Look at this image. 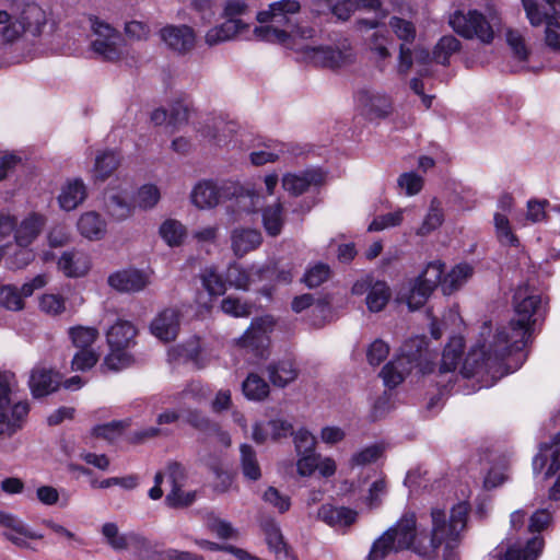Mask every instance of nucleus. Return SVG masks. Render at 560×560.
<instances>
[{"label": "nucleus", "mask_w": 560, "mask_h": 560, "mask_svg": "<svg viewBox=\"0 0 560 560\" xmlns=\"http://www.w3.org/2000/svg\"><path fill=\"white\" fill-rule=\"evenodd\" d=\"M242 389L246 398L250 400H264L269 395L268 383L258 374L250 373L242 384Z\"/></svg>", "instance_id": "nucleus-42"}, {"label": "nucleus", "mask_w": 560, "mask_h": 560, "mask_svg": "<svg viewBox=\"0 0 560 560\" xmlns=\"http://www.w3.org/2000/svg\"><path fill=\"white\" fill-rule=\"evenodd\" d=\"M240 462L243 476L250 481L259 480L261 478V468L255 450L248 444H242L240 447Z\"/></svg>", "instance_id": "nucleus-40"}, {"label": "nucleus", "mask_w": 560, "mask_h": 560, "mask_svg": "<svg viewBox=\"0 0 560 560\" xmlns=\"http://www.w3.org/2000/svg\"><path fill=\"white\" fill-rule=\"evenodd\" d=\"M464 347L465 345L463 337L454 336L451 338L442 353V359L439 366L440 375L455 372L462 359Z\"/></svg>", "instance_id": "nucleus-33"}, {"label": "nucleus", "mask_w": 560, "mask_h": 560, "mask_svg": "<svg viewBox=\"0 0 560 560\" xmlns=\"http://www.w3.org/2000/svg\"><path fill=\"white\" fill-rule=\"evenodd\" d=\"M452 28L465 38H478L485 44L493 40L494 33L490 23L477 10H469L466 14L455 12L450 18Z\"/></svg>", "instance_id": "nucleus-5"}, {"label": "nucleus", "mask_w": 560, "mask_h": 560, "mask_svg": "<svg viewBox=\"0 0 560 560\" xmlns=\"http://www.w3.org/2000/svg\"><path fill=\"white\" fill-rule=\"evenodd\" d=\"M262 269H244L238 265H230L226 271V281L235 289L247 291L249 285L262 278Z\"/></svg>", "instance_id": "nucleus-34"}, {"label": "nucleus", "mask_w": 560, "mask_h": 560, "mask_svg": "<svg viewBox=\"0 0 560 560\" xmlns=\"http://www.w3.org/2000/svg\"><path fill=\"white\" fill-rule=\"evenodd\" d=\"M388 24L393 33L402 42V44L406 45L416 39L417 28L411 21L399 16H392Z\"/></svg>", "instance_id": "nucleus-51"}, {"label": "nucleus", "mask_w": 560, "mask_h": 560, "mask_svg": "<svg viewBox=\"0 0 560 560\" xmlns=\"http://www.w3.org/2000/svg\"><path fill=\"white\" fill-rule=\"evenodd\" d=\"M287 30H280L273 25H261L254 30L256 38L270 43H285L290 36L300 37L303 39L313 38L315 36V28L311 26H301L291 21V25H285Z\"/></svg>", "instance_id": "nucleus-12"}, {"label": "nucleus", "mask_w": 560, "mask_h": 560, "mask_svg": "<svg viewBox=\"0 0 560 560\" xmlns=\"http://www.w3.org/2000/svg\"><path fill=\"white\" fill-rule=\"evenodd\" d=\"M161 198L160 190L155 185L148 184L139 188L136 197L137 206L143 210L152 209Z\"/></svg>", "instance_id": "nucleus-58"}, {"label": "nucleus", "mask_w": 560, "mask_h": 560, "mask_svg": "<svg viewBox=\"0 0 560 560\" xmlns=\"http://www.w3.org/2000/svg\"><path fill=\"white\" fill-rule=\"evenodd\" d=\"M61 382L59 373L44 368L33 369L28 385L35 398L44 397L55 392Z\"/></svg>", "instance_id": "nucleus-18"}, {"label": "nucleus", "mask_w": 560, "mask_h": 560, "mask_svg": "<svg viewBox=\"0 0 560 560\" xmlns=\"http://www.w3.org/2000/svg\"><path fill=\"white\" fill-rule=\"evenodd\" d=\"M494 228L497 232L498 240L503 245L517 246L518 240L513 234L510 221L505 214L495 213L494 214Z\"/></svg>", "instance_id": "nucleus-54"}, {"label": "nucleus", "mask_w": 560, "mask_h": 560, "mask_svg": "<svg viewBox=\"0 0 560 560\" xmlns=\"http://www.w3.org/2000/svg\"><path fill=\"white\" fill-rule=\"evenodd\" d=\"M329 273L328 265L319 262L305 272L303 281L308 288H316L329 278Z\"/></svg>", "instance_id": "nucleus-63"}, {"label": "nucleus", "mask_w": 560, "mask_h": 560, "mask_svg": "<svg viewBox=\"0 0 560 560\" xmlns=\"http://www.w3.org/2000/svg\"><path fill=\"white\" fill-rule=\"evenodd\" d=\"M120 158L115 151H104L95 159V177L101 180L108 178L119 166Z\"/></svg>", "instance_id": "nucleus-44"}, {"label": "nucleus", "mask_w": 560, "mask_h": 560, "mask_svg": "<svg viewBox=\"0 0 560 560\" xmlns=\"http://www.w3.org/2000/svg\"><path fill=\"white\" fill-rule=\"evenodd\" d=\"M390 299V289L384 281H375L366 295V305L371 312H381Z\"/></svg>", "instance_id": "nucleus-45"}, {"label": "nucleus", "mask_w": 560, "mask_h": 560, "mask_svg": "<svg viewBox=\"0 0 560 560\" xmlns=\"http://www.w3.org/2000/svg\"><path fill=\"white\" fill-rule=\"evenodd\" d=\"M104 210L113 221L122 222L131 217L133 207L126 191L108 189L104 194Z\"/></svg>", "instance_id": "nucleus-17"}, {"label": "nucleus", "mask_w": 560, "mask_h": 560, "mask_svg": "<svg viewBox=\"0 0 560 560\" xmlns=\"http://www.w3.org/2000/svg\"><path fill=\"white\" fill-rule=\"evenodd\" d=\"M202 287L208 291L210 295L218 296L223 295L226 291V282L218 273L214 267H208L202 270L200 275Z\"/></svg>", "instance_id": "nucleus-48"}, {"label": "nucleus", "mask_w": 560, "mask_h": 560, "mask_svg": "<svg viewBox=\"0 0 560 560\" xmlns=\"http://www.w3.org/2000/svg\"><path fill=\"white\" fill-rule=\"evenodd\" d=\"M304 54L315 66L329 69L346 67L354 60L353 50L347 42L336 47H306Z\"/></svg>", "instance_id": "nucleus-9"}, {"label": "nucleus", "mask_w": 560, "mask_h": 560, "mask_svg": "<svg viewBox=\"0 0 560 560\" xmlns=\"http://www.w3.org/2000/svg\"><path fill=\"white\" fill-rule=\"evenodd\" d=\"M324 175L316 170H307L301 174H285L282 178V187L293 196H300L308 190L311 186H318L323 183Z\"/></svg>", "instance_id": "nucleus-19"}, {"label": "nucleus", "mask_w": 560, "mask_h": 560, "mask_svg": "<svg viewBox=\"0 0 560 560\" xmlns=\"http://www.w3.org/2000/svg\"><path fill=\"white\" fill-rule=\"evenodd\" d=\"M16 18L25 32L35 37L42 34L47 22L46 12L34 2L24 3Z\"/></svg>", "instance_id": "nucleus-23"}, {"label": "nucleus", "mask_w": 560, "mask_h": 560, "mask_svg": "<svg viewBox=\"0 0 560 560\" xmlns=\"http://www.w3.org/2000/svg\"><path fill=\"white\" fill-rule=\"evenodd\" d=\"M0 37L3 43L12 44L16 42L23 33H26L18 18L13 19L10 13L0 10Z\"/></svg>", "instance_id": "nucleus-41"}, {"label": "nucleus", "mask_w": 560, "mask_h": 560, "mask_svg": "<svg viewBox=\"0 0 560 560\" xmlns=\"http://www.w3.org/2000/svg\"><path fill=\"white\" fill-rule=\"evenodd\" d=\"M526 18L532 26L546 24L545 44L555 51H560V0H544L549 7L548 12H542L536 0H521Z\"/></svg>", "instance_id": "nucleus-2"}, {"label": "nucleus", "mask_w": 560, "mask_h": 560, "mask_svg": "<svg viewBox=\"0 0 560 560\" xmlns=\"http://www.w3.org/2000/svg\"><path fill=\"white\" fill-rule=\"evenodd\" d=\"M400 550L390 533L385 532L372 545L368 560H384L390 552Z\"/></svg>", "instance_id": "nucleus-50"}, {"label": "nucleus", "mask_w": 560, "mask_h": 560, "mask_svg": "<svg viewBox=\"0 0 560 560\" xmlns=\"http://www.w3.org/2000/svg\"><path fill=\"white\" fill-rule=\"evenodd\" d=\"M0 524L5 526L9 530L4 532L7 539L12 541L19 547L27 546V538L42 539L43 535L28 530L19 520L13 515L0 512Z\"/></svg>", "instance_id": "nucleus-24"}, {"label": "nucleus", "mask_w": 560, "mask_h": 560, "mask_svg": "<svg viewBox=\"0 0 560 560\" xmlns=\"http://www.w3.org/2000/svg\"><path fill=\"white\" fill-rule=\"evenodd\" d=\"M73 345L79 349H91L98 337V331L92 327H73L69 330Z\"/></svg>", "instance_id": "nucleus-53"}, {"label": "nucleus", "mask_w": 560, "mask_h": 560, "mask_svg": "<svg viewBox=\"0 0 560 560\" xmlns=\"http://www.w3.org/2000/svg\"><path fill=\"white\" fill-rule=\"evenodd\" d=\"M261 242V233L256 229H235L231 235L232 249L238 257L256 249Z\"/></svg>", "instance_id": "nucleus-26"}, {"label": "nucleus", "mask_w": 560, "mask_h": 560, "mask_svg": "<svg viewBox=\"0 0 560 560\" xmlns=\"http://www.w3.org/2000/svg\"><path fill=\"white\" fill-rule=\"evenodd\" d=\"M402 210L378 215L370 223L368 231L378 232L387 228L398 226L402 222Z\"/></svg>", "instance_id": "nucleus-61"}, {"label": "nucleus", "mask_w": 560, "mask_h": 560, "mask_svg": "<svg viewBox=\"0 0 560 560\" xmlns=\"http://www.w3.org/2000/svg\"><path fill=\"white\" fill-rule=\"evenodd\" d=\"M147 560H205V558L201 555L190 551L168 548L160 551L156 558L154 556H148Z\"/></svg>", "instance_id": "nucleus-64"}, {"label": "nucleus", "mask_w": 560, "mask_h": 560, "mask_svg": "<svg viewBox=\"0 0 560 560\" xmlns=\"http://www.w3.org/2000/svg\"><path fill=\"white\" fill-rule=\"evenodd\" d=\"M533 331V325L512 318L509 325L498 329L491 339L495 347V355L505 358L513 351L523 350Z\"/></svg>", "instance_id": "nucleus-4"}, {"label": "nucleus", "mask_w": 560, "mask_h": 560, "mask_svg": "<svg viewBox=\"0 0 560 560\" xmlns=\"http://www.w3.org/2000/svg\"><path fill=\"white\" fill-rule=\"evenodd\" d=\"M301 4L298 0H280L269 4V9L257 14L261 24L272 22L277 25H291L290 15L299 13Z\"/></svg>", "instance_id": "nucleus-16"}, {"label": "nucleus", "mask_w": 560, "mask_h": 560, "mask_svg": "<svg viewBox=\"0 0 560 560\" xmlns=\"http://www.w3.org/2000/svg\"><path fill=\"white\" fill-rule=\"evenodd\" d=\"M102 534L114 550L128 548V534H119L118 526L115 523H105L102 526Z\"/></svg>", "instance_id": "nucleus-55"}, {"label": "nucleus", "mask_w": 560, "mask_h": 560, "mask_svg": "<svg viewBox=\"0 0 560 560\" xmlns=\"http://www.w3.org/2000/svg\"><path fill=\"white\" fill-rule=\"evenodd\" d=\"M269 381L277 387H285L296 380L299 370L292 360H280L267 366Z\"/></svg>", "instance_id": "nucleus-32"}, {"label": "nucleus", "mask_w": 560, "mask_h": 560, "mask_svg": "<svg viewBox=\"0 0 560 560\" xmlns=\"http://www.w3.org/2000/svg\"><path fill=\"white\" fill-rule=\"evenodd\" d=\"M266 148V150L254 151L250 153V161L254 165H264L268 162H273L279 159L281 153L284 152L283 144L276 141H270Z\"/></svg>", "instance_id": "nucleus-56"}, {"label": "nucleus", "mask_w": 560, "mask_h": 560, "mask_svg": "<svg viewBox=\"0 0 560 560\" xmlns=\"http://www.w3.org/2000/svg\"><path fill=\"white\" fill-rule=\"evenodd\" d=\"M45 224L43 215L32 213L26 217L15 229L14 238L16 246H27L39 235Z\"/></svg>", "instance_id": "nucleus-30"}, {"label": "nucleus", "mask_w": 560, "mask_h": 560, "mask_svg": "<svg viewBox=\"0 0 560 560\" xmlns=\"http://www.w3.org/2000/svg\"><path fill=\"white\" fill-rule=\"evenodd\" d=\"M443 221L444 213L441 207V202L436 198H433L421 226L417 230V234L425 236L441 226Z\"/></svg>", "instance_id": "nucleus-47"}, {"label": "nucleus", "mask_w": 560, "mask_h": 560, "mask_svg": "<svg viewBox=\"0 0 560 560\" xmlns=\"http://www.w3.org/2000/svg\"><path fill=\"white\" fill-rule=\"evenodd\" d=\"M160 235L171 246H179L186 236L185 226L177 220L168 219L160 226Z\"/></svg>", "instance_id": "nucleus-46"}, {"label": "nucleus", "mask_w": 560, "mask_h": 560, "mask_svg": "<svg viewBox=\"0 0 560 560\" xmlns=\"http://www.w3.org/2000/svg\"><path fill=\"white\" fill-rule=\"evenodd\" d=\"M544 548V538L536 535L529 538L524 548L509 547L504 553L499 551L498 560H536Z\"/></svg>", "instance_id": "nucleus-29"}, {"label": "nucleus", "mask_w": 560, "mask_h": 560, "mask_svg": "<svg viewBox=\"0 0 560 560\" xmlns=\"http://www.w3.org/2000/svg\"><path fill=\"white\" fill-rule=\"evenodd\" d=\"M548 458H550V464L546 476L551 477L560 469V432L553 436L550 444L541 445L539 454L534 457L533 468L535 472L541 471Z\"/></svg>", "instance_id": "nucleus-20"}, {"label": "nucleus", "mask_w": 560, "mask_h": 560, "mask_svg": "<svg viewBox=\"0 0 560 560\" xmlns=\"http://www.w3.org/2000/svg\"><path fill=\"white\" fill-rule=\"evenodd\" d=\"M317 517L330 527H348L357 521L358 512L346 506L323 504Z\"/></svg>", "instance_id": "nucleus-21"}, {"label": "nucleus", "mask_w": 560, "mask_h": 560, "mask_svg": "<svg viewBox=\"0 0 560 560\" xmlns=\"http://www.w3.org/2000/svg\"><path fill=\"white\" fill-rule=\"evenodd\" d=\"M165 45L179 54H186L195 47L196 35L188 25H167L160 31Z\"/></svg>", "instance_id": "nucleus-13"}, {"label": "nucleus", "mask_w": 560, "mask_h": 560, "mask_svg": "<svg viewBox=\"0 0 560 560\" xmlns=\"http://www.w3.org/2000/svg\"><path fill=\"white\" fill-rule=\"evenodd\" d=\"M514 312L516 319L535 325L545 315L541 296L528 285L518 287L514 293Z\"/></svg>", "instance_id": "nucleus-10"}, {"label": "nucleus", "mask_w": 560, "mask_h": 560, "mask_svg": "<svg viewBox=\"0 0 560 560\" xmlns=\"http://www.w3.org/2000/svg\"><path fill=\"white\" fill-rule=\"evenodd\" d=\"M180 313L177 308H165L160 312L150 324L151 334L158 339L173 341L179 331Z\"/></svg>", "instance_id": "nucleus-14"}, {"label": "nucleus", "mask_w": 560, "mask_h": 560, "mask_svg": "<svg viewBox=\"0 0 560 560\" xmlns=\"http://www.w3.org/2000/svg\"><path fill=\"white\" fill-rule=\"evenodd\" d=\"M503 359V357L495 355V347L491 340L478 343L466 355L460 374L469 378L478 374L489 373Z\"/></svg>", "instance_id": "nucleus-8"}, {"label": "nucleus", "mask_w": 560, "mask_h": 560, "mask_svg": "<svg viewBox=\"0 0 560 560\" xmlns=\"http://www.w3.org/2000/svg\"><path fill=\"white\" fill-rule=\"evenodd\" d=\"M185 421L194 429L206 434H210L211 432H219V425L212 422L198 409L187 410Z\"/></svg>", "instance_id": "nucleus-52"}, {"label": "nucleus", "mask_w": 560, "mask_h": 560, "mask_svg": "<svg viewBox=\"0 0 560 560\" xmlns=\"http://www.w3.org/2000/svg\"><path fill=\"white\" fill-rule=\"evenodd\" d=\"M28 411V404L23 401L12 407L11 417L5 413V410H0V435L12 436L21 430Z\"/></svg>", "instance_id": "nucleus-31"}, {"label": "nucleus", "mask_w": 560, "mask_h": 560, "mask_svg": "<svg viewBox=\"0 0 560 560\" xmlns=\"http://www.w3.org/2000/svg\"><path fill=\"white\" fill-rule=\"evenodd\" d=\"M91 27L95 38L91 42V48L102 60L117 61L122 51L119 47L120 34L108 23L94 19Z\"/></svg>", "instance_id": "nucleus-7"}, {"label": "nucleus", "mask_w": 560, "mask_h": 560, "mask_svg": "<svg viewBox=\"0 0 560 560\" xmlns=\"http://www.w3.org/2000/svg\"><path fill=\"white\" fill-rule=\"evenodd\" d=\"M196 500V492H184L182 487L172 489L165 497V503L172 509H183L191 505Z\"/></svg>", "instance_id": "nucleus-59"}, {"label": "nucleus", "mask_w": 560, "mask_h": 560, "mask_svg": "<svg viewBox=\"0 0 560 560\" xmlns=\"http://www.w3.org/2000/svg\"><path fill=\"white\" fill-rule=\"evenodd\" d=\"M472 268L469 265H457L443 279L442 291L445 295H450L458 290L471 276Z\"/></svg>", "instance_id": "nucleus-43"}, {"label": "nucleus", "mask_w": 560, "mask_h": 560, "mask_svg": "<svg viewBox=\"0 0 560 560\" xmlns=\"http://www.w3.org/2000/svg\"><path fill=\"white\" fill-rule=\"evenodd\" d=\"M235 197L237 202L241 205L245 200H249L254 203V198L258 199V195L250 194L249 191L244 192L243 189L232 183H224L217 185L211 180H205L195 186L191 200L200 209L212 208L220 201Z\"/></svg>", "instance_id": "nucleus-3"}, {"label": "nucleus", "mask_w": 560, "mask_h": 560, "mask_svg": "<svg viewBox=\"0 0 560 560\" xmlns=\"http://www.w3.org/2000/svg\"><path fill=\"white\" fill-rule=\"evenodd\" d=\"M275 320L271 316L255 318L240 338L243 348L250 349L257 357L264 358L269 345L268 332L272 330Z\"/></svg>", "instance_id": "nucleus-11"}, {"label": "nucleus", "mask_w": 560, "mask_h": 560, "mask_svg": "<svg viewBox=\"0 0 560 560\" xmlns=\"http://www.w3.org/2000/svg\"><path fill=\"white\" fill-rule=\"evenodd\" d=\"M0 305L10 311H21L24 301L16 287L7 284L0 287Z\"/></svg>", "instance_id": "nucleus-57"}, {"label": "nucleus", "mask_w": 560, "mask_h": 560, "mask_svg": "<svg viewBox=\"0 0 560 560\" xmlns=\"http://www.w3.org/2000/svg\"><path fill=\"white\" fill-rule=\"evenodd\" d=\"M261 220L266 233L276 237L282 232L284 225L283 206L280 201L267 206L261 210Z\"/></svg>", "instance_id": "nucleus-37"}, {"label": "nucleus", "mask_w": 560, "mask_h": 560, "mask_svg": "<svg viewBox=\"0 0 560 560\" xmlns=\"http://www.w3.org/2000/svg\"><path fill=\"white\" fill-rule=\"evenodd\" d=\"M459 40L452 36H443L433 49V59L441 65H447L450 57L459 50Z\"/></svg>", "instance_id": "nucleus-49"}, {"label": "nucleus", "mask_w": 560, "mask_h": 560, "mask_svg": "<svg viewBox=\"0 0 560 560\" xmlns=\"http://www.w3.org/2000/svg\"><path fill=\"white\" fill-rule=\"evenodd\" d=\"M383 453L380 445H370L352 455L350 459L351 467L365 466L376 462Z\"/></svg>", "instance_id": "nucleus-62"}, {"label": "nucleus", "mask_w": 560, "mask_h": 560, "mask_svg": "<svg viewBox=\"0 0 560 560\" xmlns=\"http://www.w3.org/2000/svg\"><path fill=\"white\" fill-rule=\"evenodd\" d=\"M264 532L266 535V542L269 549L275 552L278 560H293L278 524L275 522L266 523Z\"/></svg>", "instance_id": "nucleus-36"}, {"label": "nucleus", "mask_w": 560, "mask_h": 560, "mask_svg": "<svg viewBox=\"0 0 560 560\" xmlns=\"http://www.w3.org/2000/svg\"><path fill=\"white\" fill-rule=\"evenodd\" d=\"M77 226L80 234L91 241L102 240L107 232L106 221L96 211L82 213Z\"/></svg>", "instance_id": "nucleus-25"}, {"label": "nucleus", "mask_w": 560, "mask_h": 560, "mask_svg": "<svg viewBox=\"0 0 560 560\" xmlns=\"http://www.w3.org/2000/svg\"><path fill=\"white\" fill-rule=\"evenodd\" d=\"M247 25L238 19H228L220 25L211 27L205 36L208 46H215L221 43L233 39L241 33Z\"/></svg>", "instance_id": "nucleus-27"}, {"label": "nucleus", "mask_w": 560, "mask_h": 560, "mask_svg": "<svg viewBox=\"0 0 560 560\" xmlns=\"http://www.w3.org/2000/svg\"><path fill=\"white\" fill-rule=\"evenodd\" d=\"M88 196L86 187L82 179L73 178L66 183L58 197L60 207L66 211L74 210Z\"/></svg>", "instance_id": "nucleus-28"}, {"label": "nucleus", "mask_w": 560, "mask_h": 560, "mask_svg": "<svg viewBox=\"0 0 560 560\" xmlns=\"http://www.w3.org/2000/svg\"><path fill=\"white\" fill-rule=\"evenodd\" d=\"M469 506L465 502L454 505L446 515L442 509L431 510L430 535L416 533V515L405 514L395 526L387 529L400 550L411 549L427 560H459V545L466 528Z\"/></svg>", "instance_id": "nucleus-1"}, {"label": "nucleus", "mask_w": 560, "mask_h": 560, "mask_svg": "<svg viewBox=\"0 0 560 560\" xmlns=\"http://www.w3.org/2000/svg\"><path fill=\"white\" fill-rule=\"evenodd\" d=\"M427 348V341L422 337H413L406 340L400 347V354L398 359H404L407 365L411 369L419 366L421 363L423 351Z\"/></svg>", "instance_id": "nucleus-39"}, {"label": "nucleus", "mask_w": 560, "mask_h": 560, "mask_svg": "<svg viewBox=\"0 0 560 560\" xmlns=\"http://www.w3.org/2000/svg\"><path fill=\"white\" fill-rule=\"evenodd\" d=\"M444 265L440 261L429 262L422 273L415 280L407 295V304L410 310H419L424 305L433 290L442 287Z\"/></svg>", "instance_id": "nucleus-6"}, {"label": "nucleus", "mask_w": 560, "mask_h": 560, "mask_svg": "<svg viewBox=\"0 0 560 560\" xmlns=\"http://www.w3.org/2000/svg\"><path fill=\"white\" fill-rule=\"evenodd\" d=\"M137 330L128 320H117L107 331V342L110 348L126 349L132 342Z\"/></svg>", "instance_id": "nucleus-35"}, {"label": "nucleus", "mask_w": 560, "mask_h": 560, "mask_svg": "<svg viewBox=\"0 0 560 560\" xmlns=\"http://www.w3.org/2000/svg\"><path fill=\"white\" fill-rule=\"evenodd\" d=\"M221 310L234 317H247L252 313V305L237 298L228 296L222 300Z\"/></svg>", "instance_id": "nucleus-60"}, {"label": "nucleus", "mask_w": 560, "mask_h": 560, "mask_svg": "<svg viewBox=\"0 0 560 560\" xmlns=\"http://www.w3.org/2000/svg\"><path fill=\"white\" fill-rule=\"evenodd\" d=\"M411 371V365H407L404 359L395 358L382 369L381 376L385 386L394 388L399 385Z\"/></svg>", "instance_id": "nucleus-38"}, {"label": "nucleus", "mask_w": 560, "mask_h": 560, "mask_svg": "<svg viewBox=\"0 0 560 560\" xmlns=\"http://www.w3.org/2000/svg\"><path fill=\"white\" fill-rule=\"evenodd\" d=\"M107 282L118 292L135 293L142 291L149 284V278L140 270L125 269L112 273Z\"/></svg>", "instance_id": "nucleus-15"}, {"label": "nucleus", "mask_w": 560, "mask_h": 560, "mask_svg": "<svg viewBox=\"0 0 560 560\" xmlns=\"http://www.w3.org/2000/svg\"><path fill=\"white\" fill-rule=\"evenodd\" d=\"M90 268L88 256L79 250L63 252L58 260V269L68 278L83 277Z\"/></svg>", "instance_id": "nucleus-22"}]
</instances>
